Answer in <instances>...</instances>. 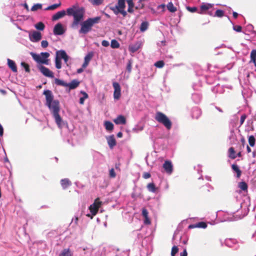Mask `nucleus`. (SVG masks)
Instances as JSON below:
<instances>
[{
    "instance_id": "obj_1",
    "label": "nucleus",
    "mask_w": 256,
    "mask_h": 256,
    "mask_svg": "<svg viewBox=\"0 0 256 256\" xmlns=\"http://www.w3.org/2000/svg\"><path fill=\"white\" fill-rule=\"evenodd\" d=\"M43 94L46 96V105L52 114L58 126L62 128L64 125V123L59 114L60 108L58 100H54V96L50 90H45Z\"/></svg>"
},
{
    "instance_id": "obj_2",
    "label": "nucleus",
    "mask_w": 256,
    "mask_h": 256,
    "mask_svg": "<svg viewBox=\"0 0 256 256\" xmlns=\"http://www.w3.org/2000/svg\"><path fill=\"white\" fill-rule=\"evenodd\" d=\"M66 14L68 16H72L74 17V21L72 23V28L78 26L82 20H83L84 9L82 7H78L73 6L70 8H67Z\"/></svg>"
},
{
    "instance_id": "obj_3",
    "label": "nucleus",
    "mask_w": 256,
    "mask_h": 256,
    "mask_svg": "<svg viewBox=\"0 0 256 256\" xmlns=\"http://www.w3.org/2000/svg\"><path fill=\"white\" fill-rule=\"evenodd\" d=\"M100 20V16L88 18L81 24V28L79 30V33L86 34L92 30V26L94 24L98 23Z\"/></svg>"
},
{
    "instance_id": "obj_4",
    "label": "nucleus",
    "mask_w": 256,
    "mask_h": 256,
    "mask_svg": "<svg viewBox=\"0 0 256 256\" xmlns=\"http://www.w3.org/2000/svg\"><path fill=\"white\" fill-rule=\"evenodd\" d=\"M154 118L157 122L162 124L167 130H170L172 128L171 121L166 114L162 112H156Z\"/></svg>"
},
{
    "instance_id": "obj_5",
    "label": "nucleus",
    "mask_w": 256,
    "mask_h": 256,
    "mask_svg": "<svg viewBox=\"0 0 256 256\" xmlns=\"http://www.w3.org/2000/svg\"><path fill=\"white\" fill-rule=\"evenodd\" d=\"M126 0H118L117 4L114 6H111L110 9L115 14L118 15V14H121L124 17H126L127 15V12L124 10L126 8Z\"/></svg>"
},
{
    "instance_id": "obj_6",
    "label": "nucleus",
    "mask_w": 256,
    "mask_h": 256,
    "mask_svg": "<svg viewBox=\"0 0 256 256\" xmlns=\"http://www.w3.org/2000/svg\"><path fill=\"white\" fill-rule=\"evenodd\" d=\"M32 56L34 60L38 63L47 65L48 64V58L50 56V54L48 52H42L40 54H32Z\"/></svg>"
},
{
    "instance_id": "obj_7",
    "label": "nucleus",
    "mask_w": 256,
    "mask_h": 256,
    "mask_svg": "<svg viewBox=\"0 0 256 256\" xmlns=\"http://www.w3.org/2000/svg\"><path fill=\"white\" fill-rule=\"evenodd\" d=\"M42 36L40 32L38 31H33L29 34V38L31 42H36L42 39Z\"/></svg>"
},
{
    "instance_id": "obj_8",
    "label": "nucleus",
    "mask_w": 256,
    "mask_h": 256,
    "mask_svg": "<svg viewBox=\"0 0 256 256\" xmlns=\"http://www.w3.org/2000/svg\"><path fill=\"white\" fill-rule=\"evenodd\" d=\"M112 86L114 88V99L118 100L121 95V88L120 85L117 82H113Z\"/></svg>"
},
{
    "instance_id": "obj_9",
    "label": "nucleus",
    "mask_w": 256,
    "mask_h": 256,
    "mask_svg": "<svg viewBox=\"0 0 256 256\" xmlns=\"http://www.w3.org/2000/svg\"><path fill=\"white\" fill-rule=\"evenodd\" d=\"M38 69L44 76L50 78H53L54 77V73L48 68L43 66H38Z\"/></svg>"
},
{
    "instance_id": "obj_10",
    "label": "nucleus",
    "mask_w": 256,
    "mask_h": 256,
    "mask_svg": "<svg viewBox=\"0 0 256 256\" xmlns=\"http://www.w3.org/2000/svg\"><path fill=\"white\" fill-rule=\"evenodd\" d=\"M53 32L55 35H62L64 33L65 30L62 24L58 23L54 26Z\"/></svg>"
},
{
    "instance_id": "obj_11",
    "label": "nucleus",
    "mask_w": 256,
    "mask_h": 256,
    "mask_svg": "<svg viewBox=\"0 0 256 256\" xmlns=\"http://www.w3.org/2000/svg\"><path fill=\"white\" fill-rule=\"evenodd\" d=\"M163 168L165 172L168 174H170L173 172V166L170 160H166L163 164Z\"/></svg>"
},
{
    "instance_id": "obj_12",
    "label": "nucleus",
    "mask_w": 256,
    "mask_h": 256,
    "mask_svg": "<svg viewBox=\"0 0 256 256\" xmlns=\"http://www.w3.org/2000/svg\"><path fill=\"white\" fill-rule=\"evenodd\" d=\"M66 14V12L64 10L59 11L52 16V20L54 21L56 20L63 18Z\"/></svg>"
},
{
    "instance_id": "obj_13",
    "label": "nucleus",
    "mask_w": 256,
    "mask_h": 256,
    "mask_svg": "<svg viewBox=\"0 0 256 256\" xmlns=\"http://www.w3.org/2000/svg\"><path fill=\"white\" fill-rule=\"evenodd\" d=\"M201 110L197 107L194 108L192 111V116L194 118H198L201 115Z\"/></svg>"
},
{
    "instance_id": "obj_14",
    "label": "nucleus",
    "mask_w": 256,
    "mask_h": 256,
    "mask_svg": "<svg viewBox=\"0 0 256 256\" xmlns=\"http://www.w3.org/2000/svg\"><path fill=\"white\" fill-rule=\"evenodd\" d=\"M108 144L110 148H112L116 145V141L114 135L110 136L106 138Z\"/></svg>"
},
{
    "instance_id": "obj_15",
    "label": "nucleus",
    "mask_w": 256,
    "mask_h": 256,
    "mask_svg": "<svg viewBox=\"0 0 256 256\" xmlns=\"http://www.w3.org/2000/svg\"><path fill=\"white\" fill-rule=\"evenodd\" d=\"M7 61L8 65L9 68H10L13 72H18V70L15 62L14 60L9 58L7 60Z\"/></svg>"
},
{
    "instance_id": "obj_16",
    "label": "nucleus",
    "mask_w": 256,
    "mask_h": 256,
    "mask_svg": "<svg viewBox=\"0 0 256 256\" xmlns=\"http://www.w3.org/2000/svg\"><path fill=\"white\" fill-rule=\"evenodd\" d=\"M114 122L116 124H124L126 123V120L123 116L119 115Z\"/></svg>"
},
{
    "instance_id": "obj_17",
    "label": "nucleus",
    "mask_w": 256,
    "mask_h": 256,
    "mask_svg": "<svg viewBox=\"0 0 256 256\" xmlns=\"http://www.w3.org/2000/svg\"><path fill=\"white\" fill-rule=\"evenodd\" d=\"M80 84V82L76 80H72L70 82L67 83V86L70 90H73L76 88Z\"/></svg>"
},
{
    "instance_id": "obj_18",
    "label": "nucleus",
    "mask_w": 256,
    "mask_h": 256,
    "mask_svg": "<svg viewBox=\"0 0 256 256\" xmlns=\"http://www.w3.org/2000/svg\"><path fill=\"white\" fill-rule=\"evenodd\" d=\"M207 226V224L206 222H199L195 224H191L188 226L190 228H205Z\"/></svg>"
},
{
    "instance_id": "obj_19",
    "label": "nucleus",
    "mask_w": 256,
    "mask_h": 256,
    "mask_svg": "<svg viewBox=\"0 0 256 256\" xmlns=\"http://www.w3.org/2000/svg\"><path fill=\"white\" fill-rule=\"evenodd\" d=\"M58 256H73V253L70 248H64L59 254Z\"/></svg>"
},
{
    "instance_id": "obj_20",
    "label": "nucleus",
    "mask_w": 256,
    "mask_h": 256,
    "mask_svg": "<svg viewBox=\"0 0 256 256\" xmlns=\"http://www.w3.org/2000/svg\"><path fill=\"white\" fill-rule=\"evenodd\" d=\"M60 184L64 189H66L72 184L68 178L62 179Z\"/></svg>"
},
{
    "instance_id": "obj_21",
    "label": "nucleus",
    "mask_w": 256,
    "mask_h": 256,
    "mask_svg": "<svg viewBox=\"0 0 256 256\" xmlns=\"http://www.w3.org/2000/svg\"><path fill=\"white\" fill-rule=\"evenodd\" d=\"M98 207L96 206V202H94L91 204L90 206V210L92 215H96L98 212Z\"/></svg>"
},
{
    "instance_id": "obj_22",
    "label": "nucleus",
    "mask_w": 256,
    "mask_h": 256,
    "mask_svg": "<svg viewBox=\"0 0 256 256\" xmlns=\"http://www.w3.org/2000/svg\"><path fill=\"white\" fill-rule=\"evenodd\" d=\"M140 44L138 42L131 45L129 47L130 50L132 52H136L140 48Z\"/></svg>"
},
{
    "instance_id": "obj_23",
    "label": "nucleus",
    "mask_w": 256,
    "mask_h": 256,
    "mask_svg": "<svg viewBox=\"0 0 256 256\" xmlns=\"http://www.w3.org/2000/svg\"><path fill=\"white\" fill-rule=\"evenodd\" d=\"M128 4V12L130 13H132L134 11V4L132 0H126Z\"/></svg>"
},
{
    "instance_id": "obj_24",
    "label": "nucleus",
    "mask_w": 256,
    "mask_h": 256,
    "mask_svg": "<svg viewBox=\"0 0 256 256\" xmlns=\"http://www.w3.org/2000/svg\"><path fill=\"white\" fill-rule=\"evenodd\" d=\"M104 126L106 129L108 131H112L114 129V124L110 121H105Z\"/></svg>"
},
{
    "instance_id": "obj_25",
    "label": "nucleus",
    "mask_w": 256,
    "mask_h": 256,
    "mask_svg": "<svg viewBox=\"0 0 256 256\" xmlns=\"http://www.w3.org/2000/svg\"><path fill=\"white\" fill-rule=\"evenodd\" d=\"M232 170L236 173V177L239 178L241 176L242 172L240 170L238 166L236 164H233L232 166Z\"/></svg>"
},
{
    "instance_id": "obj_26",
    "label": "nucleus",
    "mask_w": 256,
    "mask_h": 256,
    "mask_svg": "<svg viewBox=\"0 0 256 256\" xmlns=\"http://www.w3.org/2000/svg\"><path fill=\"white\" fill-rule=\"evenodd\" d=\"M201 96L197 93H195L192 94V99L195 103H198L201 100Z\"/></svg>"
},
{
    "instance_id": "obj_27",
    "label": "nucleus",
    "mask_w": 256,
    "mask_h": 256,
    "mask_svg": "<svg viewBox=\"0 0 256 256\" xmlns=\"http://www.w3.org/2000/svg\"><path fill=\"white\" fill-rule=\"evenodd\" d=\"M67 55L66 52L64 50H58L56 52V56L61 59H63Z\"/></svg>"
},
{
    "instance_id": "obj_28",
    "label": "nucleus",
    "mask_w": 256,
    "mask_h": 256,
    "mask_svg": "<svg viewBox=\"0 0 256 256\" xmlns=\"http://www.w3.org/2000/svg\"><path fill=\"white\" fill-rule=\"evenodd\" d=\"M54 82L55 84L58 86H61L65 87L67 86V83L62 80L55 78Z\"/></svg>"
},
{
    "instance_id": "obj_29",
    "label": "nucleus",
    "mask_w": 256,
    "mask_h": 256,
    "mask_svg": "<svg viewBox=\"0 0 256 256\" xmlns=\"http://www.w3.org/2000/svg\"><path fill=\"white\" fill-rule=\"evenodd\" d=\"M168 10L172 12H174L176 11V8L174 6L172 2H170L167 4Z\"/></svg>"
},
{
    "instance_id": "obj_30",
    "label": "nucleus",
    "mask_w": 256,
    "mask_h": 256,
    "mask_svg": "<svg viewBox=\"0 0 256 256\" xmlns=\"http://www.w3.org/2000/svg\"><path fill=\"white\" fill-rule=\"evenodd\" d=\"M148 190L152 192H156V188L154 183H150L147 186Z\"/></svg>"
},
{
    "instance_id": "obj_31",
    "label": "nucleus",
    "mask_w": 256,
    "mask_h": 256,
    "mask_svg": "<svg viewBox=\"0 0 256 256\" xmlns=\"http://www.w3.org/2000/svg\"><path fill=\"white\" fill-rule=\"evenodd\" d=\"M253 63L256 62V50H252L250 52V61Z\"/></svg>"
},
{
    "instance_id": "obj_32",
    "label": "nucleus",
    "mask_w": 256,
    "mask_h": 256,
    "mask_svg": "<svg viewBox=\"0 0 256 256\" xmlns=\"http://www.w3.org/2000/svg\"><path fill=\"white\" fill-rule=\"evenodd\" d=\"M238 188L244 191H246L248 190V184L246 182H239Z\"/></svg>"
},
{
    "instance_id": "obj_33",
    "label": "nucleus",
    "mask_w": 256,
    "mask_h": 256,
    "mask_svg": "<svg viewBox=\"0 0 256 256\" xmlns=\"http://www.w3.org/2000/svg\"><path fill=\"white\" fill-rule=\"evenodd\" d=\"M55 65L57 69H60L62 68L61 60L58 56H56L55 58Z\"/></svg>"
},
{
    "instance_id": "obj_34",
    "label": "nucleus",
    "mask_w": 256,
    "mask_h": 256,
    "mask_svg": "<svg viewBox=\"0 0 256 256\" xmlns=\"http://www.w3.org/2000/svg\"><path fill=\"white\" fill-rule=\"evenodd\" d=\"M81 94H82L83 96L80 98V104H84V100L88 98V94L84 91H81Z\"/></svg>"
},
{
    "instance_id": "obj_35",
    "label": "nucleus",
    "mask_w": 256,
    "mask_h": 256,
    "mask_svg": "<svg viewBox=\"0 0 256 256\" xmlns=\"http://www.w3.org/2000/svg\"><path fill=\"white\" fill-rule=\"evenodd\" d=\"M248 140V143H249V144L250 145V146H251L252 147L254 146L255 142H256V139L254 136L252 135V136H249Z\"/></svg>"
},
{
    "instance_id": "obj_36",
    "label": "nucleus",
    "mask_w": 256,
    "mask_h": 256,
    "mask_svg": "<svg viewBox=\"0 0 256 256\" xmlns=\"http://www.w3.org/2000/svg\"><path fill=\"white\" fill-rule=\"evenodd\" d=\"M148 22H144L141 24L140 26V30L141 32H144L148 28Z\"/></svg>"
},
{
    "instance_id": "obj_37",
    "label": "nucleus",
    "mask_w": 256,
    "mask_h": 256,
    "mask_svg": "<svg viewBox=\"0 0 256 256\" xmlns=\"http://www.w3.org/2000/svg\"><path fill=\"white\" fill-rule=\"evenodd\" d=\"M229 152V157L232 159H234L236 158V156L235 154V151L233 148H230L228 150Z\"/></svg>"
},
{
    "instance_id": "obj_38",
    "label": "nucleus",
    "mask_w": 256,
    "mask_h": 256,
    "mask_svg": "<svg viewBox=\"0 0 256 256\" xmlns=\"http://www.w3.org/2000/svg\"><path fill=\"white\" fill-rule=\"evenodd\" d=\"M235 240L232 239H228L225 240V244L230 247H232L233 244H234Z\"/></svg>"
},
{
    "instance_id": "obj_39",
    "label": "nucleus",
    "mask_w": 256,
    "mask_h": 256,
    "mask_svg": "<svg viewBox=\"0 0 256 256\" xmlns=\"http://www.w3.org/2000/svg\"><path fill=\"white\" fill-rule=\"evenodd\" d=\"M110 46L113 48H118L120 47V44L116 40H112L111 41Z\"/></svg>"
},
{
    "instance_id": "obj_40",
    "label": "nucleus",
    "mask_w": 256,
    "mask_h": 256,
    "mask_svg": "<svg viewBox=\"0 0 256 256\" xmlns=\"http://www.w3.org/2000/svg\"><path fill=\"white\" fill-rule=\"evenodd\" d=\"M88 1L94 6H99L103 2L104 0H88Z\"/></svg>"
},
{
    "instance_id": "obj_41",
    "label": "nucleus",
    "mask_w": 256,
    "mask_h": 256,
    "mask_svg": "<svg viewBox=\"0 0 256 256\" xmlns=\"http://www.w3.org/2000/svg\"><path fill=\"white\" fill-rule=\"evenodd\" d=\"M35 28L40 30H43L44 28V24L42 22H39L35 25Z\"/></svg>"
},
{
    "instance_id": "obj_42",
    "label": "nucleus",
    "mask_w": 256,
    "mask_h": 256,
    "mask_svg": "<svg viewBox=\"0 0 256 256\" xmlns=\"http://www.w3.org/2000/svg\"><path fill=\"white\" fill-rule=\"evenodd\" d=\"M83 250L84 251V256H90L92 253V250L89 248H84Z\"/></svg>"
},
{
    "instance_id": "obj_43",
    "label": "nucleus",
    "mask_w": 256,
    "mask_h": 256,
    "mask_svg": "<svg viewBox=\"0 0 256 256\" xmlns=\"http://www.w3.org/2000/svg\"><path fill=\"white\" fill-rule=\"evenodd\" d=\"M42 8V4H34L31 8L32 11H36Z\"/></svg>"
},
{
    "instance_id": "obj_44",
    "label": "nucleus",
    "mask_w": 256,
    "mask_h": 256,
    "mask_svg": "<svg viewBox=\"0 0 256 256\" xmlns=\"http://www.w3.org/2000/svg\"><path fill=\"white\" fill-rule=\"evenodd\" d=\"M93 56V54L92 52L88 53L86 56L84 57V62L89 64L90 60Z\"/></svg>"
},
{
    "instance_id": "obj_45",
    "label": "nucleus",
    "mask_w": 256,
    "mask_h": 256,
    "mask_svg": "<svg viewBox=\"0 0 256 256\" xmlns=\"http://www.w3.org/2000/svg\"><path fill=\"white\" fill-rule=\"evenodd\" d=\"M60 4H61L60 3L55 4H54L48 6L45 10H53L56 8L58 6H60Z\"/></svg>"
},
{
    "instance_id": "obj_46",
    "label": "nucleus",
    "mask_w": 256,
    "mask_h": 256,
    "mask_svg": "<svg viewBox=\"0 0 256 256\" xmlns=\"http://www.w3.org/2000/svg\"><path fill=\"white\" fill-rule=\"evenodd\" d=\"M212 8V4H205L201 6L200 8L202 10H208L210 8Z\"/></svg>"
},
{
    "instance_id": "obj_47",
    "label": "nucleus",
    "mask_w": 256,
    "mask_h": 256,
    "mask_svg": "<svg viewBox=\"0 0 256 256\" xmlns=\"http://www.w3.org/2000/svg\"><path fill=\"white\" fill-rule=\"evenodd\" d=\"M224 15V12L223 10H216V12H215L214 16L219 17V18H221V17L223 16Z\"/></svg>"
},
{
    "instance_id": "obj_48",
    "label": "nucleus",
    "mask_w": 256,
    "mask_h": 256,
    "mask_svg": "<svg viewBox=\"0 0 256 256\" xmlns=\"http://www.w3.org/2000/svg\"><path fill=\"white\" fill-rule=\"evenodd\" d=\"M178 248L176 246H172L171 252V256H175L176 254L178 253Z\"/></svg>"
},
{
    "instance_id": "obj_49",
    "label": "nucleus",
    "mask_w": 256,
    "mask_h": 256,
    "mask_svg": "<svg viewBox=\"0 0 256 256\" xmlns=\"http://www.w3.org/2000/svg\"><path fill=\"white\" fill-rule=\"evenodd\" d=\"M20 65L22 67H23L24 68L26 72H30V69L28 64H26L24 62H22Z\"/></svg>"
},
{
    "instance_id": "obj_50",
    "label": "nucleus",
    "mask_w": 256,
    "mask_h": 256,
    "mask_svg": "<svg viewBox=\"0 0 256 256\" xmlns=\"http://www.w3.org/2000/svg\"><path fill=\"white\" fill-rule=\"evenodd\" d=\"M164 62L162 61V60H159V61H158L156 62L155 64H154V66L156 67V68H162L164 66Z\"/></svg>"
},
{
    "instance_id": "obj_51",
    "label": "nucleus",
    "mask_w": 256,
    "mask_h": 256,
    "mask_svg": "<svg viewBox=\"0 0 256 256\" xmlns=\"http://www.w3.org/2000/svg\"><path fill=\"white\" fill-rule=\"evenodd\" d=\"M144 127L142 126H136L132 128V131L136 132H138L143 130Z\"/></svg>"
},
{
    "instance_id": "obj_52",
    "label": "nucleus",
    "mask_w": 256,
    "mask_h": 256,
    "mask_svg": "<svg viewBox=\"0 0 256 256\" xmlns=\"http://www.w3.org/2000/svg\"><path fill=\"white\" fill-rule=\"evenodd\" d=\"M132 64V62L130 60H129L126 66V70L129 73L131 72Z\"/></svg>"
},
{
    "instance_id": "obj_53",
    "label": "nucleus",
    "mask_w": 256,
    "mask_h": 256,
    "mask_svg": "<svg viewBox=\"0 0 256 256\" xmlns=\"http://www.w3.org/2000/svg\"><path fill=\"white\" fill-rule=\"evenodd\" d=\"M148 212L147 210L145 208H142V215L144 218L148 217Z\"/></svg>"
},
{
    "instance_id": "obj_54",
    "label": "nucleus",
    "mask_w": 256,
    "mask_h": 256,
    "mask_svg": "<svg viewBox=\"0 0 256 256\" xmlns=\"http://www.w3.org/2000/svg\"><path fill=\"white\" fill-rule=\"evenodd\" d=\"M233 29L237 32H240L242 31V27L240 26H234Z\"/></svg>"
},
{
    "instance_id": "obj_55",
    "label": "nucleus",
    "mask_w": 256,
    "mask_h": 256,
    "mask_svg": "<svg viewBox=\"0 0 256 256\" xmlns=\"http://www.w3.org/2000/svg\"><path fill=\"white\" fill-rule=\"evenodd\" d=\"M116 173L114 172V168H112L110 170V178H115L116 177Z\"/></svg>"
},
{
    "instance_id": "obj_56",
    "label": "nucleus",
    "mask_w": 256,
    "mask_h": 256,
    "mask_svg": "<svg viewBox=\"0 0 256 256\" xmlns=\"http://www.w3.org/2000/svg\"><path fill=\"white\" fill-rule=\"evenodd\" d=\"M48 45V41L46 40H42L41 42V46L42 48H46Z\"/></svg>"
},
{
    "instance_id": "obj_57",
    "label": "nucleus",
    "mask_w": 256,
    "mask_h": 256,
    "mask_svg": "<svg viewBox=\"0 0 256 256\" xmlns=\"http://www.w3.org/2000/svg\"><path fill=\"white\" fill-rule=\"evenodd\" d=\"M78 218L75 216L74 218H72L71 224L74 226H76L78 224Z\"/></svg>"
},
{
    "instance_id": "obj_58",
    "label": "nucleus",
    "mask_w": 256,
    "mask_h": 256,
    "mask_svg": "<svg viewBox=\"0 0 256 256\" xmlns=\"http://www.w3.org/2000/svg\"><path fill=\"white\" fill-rule=\"evenodd\" d=\"M178 232H179V230H178V228L174 232V236H173L172 240H173L174 242L176 240V238L178 236Z\"/></svg>"
},
{
    "instance_id": "obj_59",
    "label": "nucleus",
    "mask_w": 256,
    "mask_h": 256,
    "mask_svg": "<svg viewBox=\"0 0 256 256\" xmlns=\"http://www.w3.org/2000/svg\"><path fill=\"white\" fill-rule=\"evenodd\" d=\"M187 9L188 10V11L192 12H196L197 10V8L196 7H188L187 8Z\"/></svg>"
},
{
    "instance_id": "obj_60",
    "label": "nucleus",
    "mask_w": 256,
    "mask_h": 256,
    "mask_svg": "<svg viewBox=\"0 0 256 256\" xmlns=\"http://www.w3.org/2000/svg\"><path fill=\"white\" fill-rule=\"evenodd\" d=\"M246 118V116L245 114H242L241 116H240V125L242 124L244 122Z\"/></svg>"
},
{
    "instance_id": "obj_61",
    "label": "nucleus",
    "mask_w": 256,
    "mask_h": 256,
    "mask_svg": "<svg viewBox=\"0 0 256 256\" xmlns=\"http://www.w3.org/2000/svg\"><path fill=\"white\" fill-rule=\"evenodd\" d=\"M102 46L106 47L109 46V42L107 40H104L102 41Z\"/></svg>"
},
{
    "instance_id": "obj_62",
    "label": "nucleus",
    "mask_w": 256,
    "mask_h": 256,
    "mask_svg": "<svg viewBox=\"0 0 256 256\" xmlns=\"http://www.w3.org/2000/svg\"><path fill=\"white\" fill-rule=\"evenodd\" d=\"M150 177V174L148 172H145L143 174V178L145 179L148 178Z\"/></svg>"
},
{
    "instance_id": "obj_63",
    "label": "nucleus",
    "mask_w": 256,
    "mask_h": 256,
    "mask_svg": "<svg viewBox=\"0 0 256 256\" xmlns=\"http://www.w3.org/2000/svg\"><path fill=\"white\" fill-rule=\"evenodd\" d=\"M94 202H96V206H98V208H100L102 203L100 201L98 198L96 199Z\"/></svg>"
},
{
    "instance_id": "obj_64",
    "label": "nucleus",
    "mask_w": 256,
    "mask_h": 256,
    "mask_svg": "<svg viewBox=\"0 0 256 256\" xmlns=\"http://www.w3.org/2000/svg\"><path fill=\"white\" fill-rule=\"evenodd\" d=\"M188 253L186 249H184L182 252L180 254V256H187Z\"/></svg>"
}]
</instances>
